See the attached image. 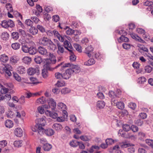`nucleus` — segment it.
I'll return each instance as SVG.
<instances>
[{
	"label": "nucleus",
	"mask_w": 153,
	"mask_h": 153,
	"mask_svg": "<svg viewBox=\"0 0 153 153\" xmlns=\"http://www.w3.org/2000/svg\"><path fill=\"white\" fill-rule=\"evenodd\" d=\"M58 39V40L61 42H63L64 41V40L65 39V38H68L67 36L65 35H62L60 34L59 36H58L56 37Z\"/></svg>",
	"instance_id": "38"
},
{
	"label": "nucleus",
	"mask_w": 153,
	"mask_h": 153,
	"mask_svg": "<svg viewBox=\"0 0 153 153\" xmlns=\"http://www.w3.org/2000/svg\"><path fill=\"white\" fill-rule=\"evenodd\" d=\"M46 100L44 97L42 96L38 98L36 100V103L37 105L44 104Z\"/></svg>",
	"instance_id": "17"
},
{
	"label": "nucleus",
	"mask_w": 153,
	"mask_h": 153,
	"mask_svg": "<svg viewBox=\"0 0 153 153\" xmlns=\"http://www.w3.org/2000/svg\"><path fill=\"white\" fill-rule=\"evenodd\" d=\"M132 45L130 44L127 43H124L122 44V47L125 49L127 50L129 49Z\"/></svg>",
	"instance_id": "47"
},
{
	"label": "nucleus",
	"mask_w": 153,
	"mask_h": 153,
	"mask_svg": "<svg viewBox=\"0 0 153 153\" xmlns=\"http://www.w3.org/2000/svg\"><path fill=\"white\" fill-rule=\"evenodd\" d=\"M59 66L63 68L70 67L69 69H71L73 74L74 73H77L80 71V69L78 65H74L69 62L65 63L64 62H61L56 66V68H58Z\"/></svg>",
	"instance_id": "2"
},
{
	"label": "nucleus",
	"mask_w": 153,
	"mask_h": 153,
	"mask_svg": "<svg viewBox=\"0 0 153 153\" xmlns=\"http://www.w3.org/2000/svg\"><path fill=\"white\" fill-rule=\"evenodd\" d=\"M118 40L119 42H121V41L127 42L128 41L129 39L126 37L124 36H121L120 37Z\"/></svg>",
	"instance_id": "43"
},
{
	"label": "nucleus",
	"mask_w": 153,
	"mask_h": 153,
	"mask_svg": "<svg viewBox=\"0 0 153 153\" xmlns=\"http://www.w3.org/2000/svg\"><path fill=\"white\" fill-rule=\"evenodd\" d=\"M29 32L32 35H35L37 33L38 30L37 28L35 27H31L29 29Z\"/></svg>",
	"instance_id": "22"
},
{
	"label": "nucleus",
	"mask_w": 153,
	"mask_h": 153,
	"mask_svg": "<svg viewBox=\"0 0 153 153\" xmlns=\"http://www.w3.org/2000/svg\"><path fill=\"white\" fill-rule=\"evenodd\" d=\"M95 62V61L94 59L91 58L89 59L87 61L84 63L85 65L89 66L94 64Z\"/></svg>",
	"instance_id": "27"
},
{
	"label": "nucleus",
	"mask_w": 153,
	"mask_h": 153,
	"mask_svg": "<svg viewBox=\"0 0 153 153\" xmlns=\"http://www.w3.org/2000/svg\"><path fill=\"white\" fill-rule=\"evenodd\" d=\"M37 29H39L42 33H43L46 32L45 28L42 26L38 25L37 26Z\"/></svg>",
	"instance_id": "51"
},
{
	"label": "nucleus",
	"mask_w": 153,
	"mask_h": 153,
	"mask_svg": "<svg viewBox=\"0 0 153 153\" xmlns=\"http://www.w3.org/2000/svg\"><path fill=\"white\" fill-rule=\"evenodd\" d=\"M8 91V88H6L5 87L2 86L0 90V92L2 94H4L7 93Z\"/></svg>",
	"instance_id": "50"
},
{
	"label": "nucleus",
	"mask_w": 153,
	"mask_h": 153,
	"mask_svg": "<svg viewBox=\"0 0 153 153\" xmlns=\"http://www.w3.org/2000/svg\"><path fill=\"white\" fill-rule=\"evenodd\" d=\"M105 142L108 145H109L113 144L114 143V141L111 138H108L106 140Z\"/></svg>",
	"instance_id": "53"
},
{
	"label": "nucleus",
	"mask_w": 153,
	"mask_h": 153,
	"mask_svg": "<svg viewBox=\"0 0 153 153\" xmlns=\"http://www.w3.org/2000/svg\"><path fill=\"white\" fill-rule=\"evenodd\" d=\"M39 72V68L37 66L35 68H30L27 70L28 74L30 75H33L37 73V74Z\"/></svg>",
	"instance_id": "8"
},
{
	"label": "nucleus",
	"mask_w": 153,
	"mask_h": 153,
	"mask_svg": "<svg viewBox=\"0 0 153 153\" xmlns=\"http://www.w3.org/2000/svg\"><path fill=\"white\" fill-rule=\"evenodd\" d=\"M112 152L114 153H121V151L120 149L119 146L117 145L114 146L112 148Z\"/></svg>",
	"instance_id": "28"
},
{
	"label": "nucleus",
	"mask_w": 153,
	"mask_h": 153,
	"mask_svg": "<svg viewBox=\"0 0 153 153\" xmlns=\"http://www.w3.org/2000/svg\"><path fill=\"white\" fill-rule=\"evenodd\" d=\"M145 71L147 73H150L152 70V68L149 65H147L145 67Z\"/></svg>",
	"instance_id": "59"
},
{
	"label": "nucleus",
	"mask_w": 153,
	"mask_h": 153,
	"mask_svg": "<svg viewBox=\"0 0 153 153\" xmlns=\"http://www.w3.org/2000/svg\"><path fill=\"white\" fill-rule=\"evenodd\" d=\"M70 90L67 88H63L62 89L61 91V93L62 94H66L70 92Z\"/></svg>",
	"instance_id": "60"
},
{
	"label": "nucleus",
	"mask_w": 153,
	"mask_h": 153,
	"mask_svg": "<svg viewBox=\"0 0 153 153\" xmlns=\"http://www.w3.org/2000/svg\"><path fill=\"white\" fill-rule=\"evenodd\" d=\"M48 70L45 69H43L42 71V75L43 78H46L48 76Z\"/></svg>",
	"instance_id": "40"
},
{
	"label": "nucleus",
	"mask_w": 153,
	"mask_h": 153,
	"mask_svg": "<svg viewBox=\"0 0 153 153\" xmlns=\"http://www.w3.org/2000/svg\"><path fill=\"white\" fill-rule=\"evenodd\" d=\"M45 134L48 136H50L53 135L54 133V131L51 128H48L44 131Z\"/></svg>",
	"instance_id": "25"
},
{
	"label": "nucleus",
	"mask_w": 153,
	"mask_h": 153,
	"mask_svg": "<svg viewBox=\"0 0 153 153\" xmlns=\"http://www.w3.org/2000/svg\"><path fill=\"white\" fill-rule=\"evenodd\" d=\"M55 76L57 79L63 78V74H62L59 72H57L55 74Z\"/></svg>",
	"instance_id": "61"
},
{
	"label": "nucleus",
	"mask_w": 153,
	"mask_h": 153,
	"mask_svg": "<svg viewBox=\"0 0 153 153\" xmlns=\"http://www.w3.org/2000/svg\"><path fill=\"white\" fill-rule=\"evenodd\" d=\"M59 19V17L58 15H56L53 16V20L55 22H57Z\"/></svg>",
	"instance_id": "64"
},
{
	"label": "nucleus",
	"mask_w": 153,
	"mask_h": 153,
	"mask_svg": "<svg viewBox=\"0 0 153 153\" xmlns=\"http://www.w3.org/2000/svg\"><path fill=\"white\" fill-rule=\"evenodd\" d=\"M54 31V30H46L45 32L48 36L53 37V36Z\"/></svg>",
	"instance_id": "52"
},
{
	"label": "nucleus",
	"mask_w": 153,
	"mask_h": 153,
	"mask_svg": "<svg viewBox=\"0 0 153 153\" xmlns=\"http://www.w3.org/2000/svg\"><path fill=\"white\" fill-rule=\"evenodd\" d=\"M120 146L122 148H126L130 146H131L130 144L127 143H126L123 142L119 143Z\"/></svg>",
	"instance_id": "44"
},
{
	"label": "nucleus",
	"mask_w": 153,
	"mask_h": 153,
	"mask_svg": "<svg viewBox=\"0 0 153 153\" xmlns=\"http://www.w3.org/2000/svg\"><path fill=\"white\" fill-rule=\"evenodd\" d=\"M38 51L41 54L45 56L46 57H49L53 55L49 52H47V50L44 48L40 46L38 49Z\"/></svg>",
	"instance_id": "7"
},
{
	"label": "nucleus",
	"mask_w": 153,
	"mask_h": 153,
	"mask_svg": "<svg viewBox=\"0 0 153 153\" xmlns=\"http://www.w3.org/2000/svg\"><path fill=\"white\" fill-rule=\"evenodd\" d=\"M52 127L57 131H60L62 128V126L59 123H54Z\"/></svg>",
	"instance_id": "18"
},
{
	"label": "nucleus",
	"mask_w": 153,
	"mask_h": 153,
	"mask_svg": "<svg viewBox=\"0 0 153 153\" xmlns=\"http://www.w3.org/2000/svg\"><path fill=\"white\" fill-rule=\"evenodd\" d=\"M9 35V34L6 32H3L1 35V39L4 41H6L8 39Z\"/></svg>",
	"instance_id": "23"
},
{
	"label": "nucleus",
	"mask_w": 153,
	"mask_h": 153,
	"mask_svg": "<svg viewBox=\"0 0 153 153\" xmlns=\"http://www.w3.org/2000/svg\"><path fill=\"white\" fill-rule=\"evenodd\" d=\"M138 47H139V48L138 49L139 51L142 54L144 55V54L143 53V51L146 52H148V49L143 46L141 45L140 46H139L138 45ZM146 55H147L146 53L144 54V56H145Z\"/></svg>",
	"instance_id": "19"
},
{
	"label": "nucleus",
	"mask_w": 153,
	"mask_h": 153,
	"mask_svg": "<svg viewBox=\"0 0 153 153\" xmlns=\"http://www.w3.org/2000/svg\"><path fill=\"white\" fill-rule=\"evenodd\" d=\"M109 96L112 98L111 101L113 102H116V101L114 100V98L117 97V96L115 93L113 91H110L109 93Z\"/></svg>",
	"instance_id": "26"
},
{
	"label": "nucleus",
	"mask_w": 153,
	"mask_h": 153,
	"mask_svg": "<svg viewBox=\"0 0 153 153\" xmlns=\"http://www.w3.org/2000/svg\"><path fill=\"white\" fill-rule=\"evenodd\" d=\"M25 23L28 26L31 27L33 25V22L30 19H26L25 21Z\"/></svg>",
	"instance_id": "49"
},
{
	"label": "nucleus",
	"mask_w": 153,
	"mask_h": 153,
	"mask_svg": "<svg viewBox=\"0 0 153 153\" xmlns=\"http://www.w3.org/2000/svg\"><path fill=\"white\" fill-rule=\"evenodd\" d=\"M8 59V57L4 54H2L0 56V60L2 62L6 63Z\"/></svg>",
	"instance_id": "20"
},
{
	"label": "nucleus",
	"mask_w": 153,
	"mask_h": 153,
	"mask_svg": "<svg viewBox=\"0 0 153 153\" xmlns=\"http://www.w3.org/2000/svg\"><path fill=\"white\" fill-rule=\"evenodd\" d=\"M13 145L15 147H20L22 145V141L16 140L14 142Z\"/></svg>",
	"instance_id": "37"
},
{
	"label": "nucleus",
	"mask_w": 153,
	"mask_h": 153,
	"mask_svg": "<svg viewBox=\"0 0 153 153\" xmlns=\"http://www.w3.org/2000/svg\"><path fill=\"white\" fill-rule=\"evenodd\" d=\"M64 45L65 48L68 50L69 51L71 52L73 50V47L70 42L65 40L64 41Z\"/></svg>",
	"instance_id": "12"
},
{
	"label": "nucleus",
	"mask_w": 153,
	"mask_h": 153,
	"mask_svg": "<svg viewBox=\"0 0 153 153\" xmlns=\"http://www.w3.org/2000/svg\"><path fill=\"white\" fill-rule=\"evenodd\" d=\"M48 104L49 105L52 109H54L56 106V103L53 98H49L47 100Z\"/></svg>",
	"instance_id": "10"
},
{
	"label": "nucleus",
	"mask_w": 153,
	"mask_h": 153,
	"mask_svg": "<svg viewBox=\"0 0 153 153\" xmlns=\"http://www.w3.org/2000/svg\"><path fill=\"white\" fill-rule=\"evenodd\" d=\"M70 145L73 147H76L79 145V142L76 140H72L70 143Z\"/></svg>",
	"instance_id": "39"
},
{
	"label": "nucleus",
	"mask_w": 153,
	"mask_h": 153,
	"mask_svg": "<svg viewBox=\"0 0 153 153\" xmlns=\"http://www.w3.org/2000/svg\"><path fill=\"white\" fill-rule=\"evenodd\" d=\"M39 41L41 45L47 46L49 50L54 51L56 48V46L47 37H42L39 39Z\"/></svg>",
	"instance_id": "1"
},
{
	"label": "nucleus",
	"mask_w": 153,
	"mask_h": 153,
	"mask_svg": "<svg viewBox=\"0 0 153 153\" xmlns=\"http://www.w3.org/2000/svg\"><path fill=\"white\" fill-rule=\"evenodd\" d=\"M36 8L38 11V12L36 11L35 12V14L37 16L39 15L40 13H42V7L39 5H37L36 6Z\"/></svg>",
	"instance_id": "36"
},
{
	"label": "nucleus",
	"mask_w": 153,
	"mask_h": 153,
	"mask_svg": "<svg viewBox=\"0 0 153 153\" xmlns=\"http://www.w3.org/2000/svg\"><path fill=\"white\" fill-rule=\"evenodd\" d=\"M31 19L36 24L38 23L39 22V20L38 18L36 16H32L31 17Z\"/></svg>",
	"instance_id": "63"
},
{
	"label": "nucleus",
	"mask_w": 153,
	"mask_h": 153,
	"mask_svg": "<svg viewBox=\"0 0 153 153\" xmlns=\"http://www.w3.org/2000/svg\"><path fill=\"white\" fill-rule=\"evenodd\" d=\"M51 148V145L48 143L44 144L43 146V148L45 151H49Z\"/></svg>",
	"instance_id": "33"
},
{
	"label": "nucleus",
	"mask_w": 153,
	"mask_h": 153,
	"mask_svg": "<svg viewBox=\"0 0 153 153\" xmlns=\"http://www.w3.org/2000/svg\"><path fill=\"white\" fill-rule=\"evenodd\" d=\"M64 29L65 30V33L67 35H71L74 33V30L68 27H67L66 28H64Z\"/></svg>",
	"instance_id": "16"
},
{
	"label": "nucleus",
	"mask_w": 153,
	"mask_h": 153,
	"mask_svg": "<svg viewBox=\"0 0 153 153\" xmlns=\"http://www.w3.org/2000/svg\"><path fill=\"white\" fill-rule=\"evenodd\" d=\"M56 42L57 45L58 50L57 51V53L61 55L63 53L64 51V49L62 45H60L59 42L57 40H56Z\"/></svg>",
	"instance_id": "11"
},
{
	"label": "nucleus",
	"mask_w": 153,
	"mask_h": 153,
	"mask_svg": "<svg viewBox=\"0 0 153 153\" xmlns=\"http://www.w3.org/2000/svg\"><path fill=\"white\" fill-rule=\"evenodd\" d=\"M12 38L15 40L17 39L19 37V33L17 32H13L12 33Z\"/></svg>",
	"instance_id": "45"
},
{
	"label": "nucleus",
	"mask_w": 153,
	"mask_h": 153,
	"mask_svg": "<svg viewBox=\"0 0 153 153\" xmlns=\"http://www.w3.org/2000/svg\"><path fill=\"white\" fill-rule=\"evenodd\" d=\"M70 52V59L71 62H74L75 61L76 59V57L74 54L73 52V50H72L71 52L69 51Z\"/></svg>",
	"instance_id": "31"
},
{
	"label": "nucleus",
	"mask_w": 153,
	"mask_h": 153,
	"mask_svg": "<svg viewBox=\"0 0 153 153\" xmlns=\"http://www.w3.org/2000/svg\"><path fill=\"white\" fill-rule=\"evenodd\" d=\"M7 144V142L6 140H3L0 141V147L1 148L4 147Z\"/></svg>",
	"instance_id": "57"
},
{
	"label": "nucleus",
	"mask_w": 153,
	"mask_h": 153,
	"mask_svg": "<svg viewBox=\"0 0 153 153\" xmlns=\"http://www.w3.org/2000/svg\"><path fill=\"white\" fill-rule=\"evenodd\" d=\"M114 102V103L116 104V105L119 109H122L124 108V104L123 102H117L116 101Z\"/></svg>",
	"instance_id": "29"
},
{
	"label": "nucleus",
	"mask_w": 153,
	"mask_h": 153,
	"mask_svg": "<svg viewBox=\"0 0 153 153\" xmlns=\"http://www.w3.org/2000/svg\"><path fill=\"white\" fill-rule=\"evenodd\" d=\"M17 71L20 74H23L25 72V68L23 66H20L17 68Z\"/></svg>",
	"instance_id": "35"
},
{
	"label": "nucleus",
	"mask_w": 153,
	"mask_h": 153,
	"mask_svg": "<svg viewBox=\"0 0 153 153\" xmlns=\"http://www.w3.org/2000/svg\"><path fill=\"white\" fill-rule=\"evenodd\" d=\"M65 116H66L59 117H57L56 118L57 121L59 122H61L64 121L66 119L65 117Z\"/></svg>",
	"instance_id": "46"
},
{
	"label": "nucleus",
	"mask_w": 153,
	"mask_h": 153,
	"mask_svg": "<svg viewBox=\"0 0 153 153\" xmlns=\"http://www.w3.org/2000/svg\"><path fill=\"white\" fill-rule=\"evenodd\" d=\"M1 25L2 27L5 28L9 27L12 28L13 27L15 26L14 22L11 19L2 21Z\"/></svg>",
	"instance_id": "5"
},
{
	"label": "nucleus",
	"mask_w": 153,
	"mask_h": 153,
	"mask_svg": "<svg viewBox=\"0 0 153 153\" xmlns=\"http://www.w3.org/2000/svg\"><path fill=\"white\" fill-rule=\"evenodd\" d=\"M31 130L34 132H36L37 131L38 133L39 134H40V132H42V133L43 132L42 130L40 129V128H39L38 127H37V126H36V124L35 126L32 127Z\"/></svg>",
	"instance_id": "34"
},
{
	"label": "nucleus",
	"mask_w": 153,
	"mask_h": 153,
	"mask_svg": "<svg viewBox=\"0 0 153 153\" xmlns=\"http://www.w3.org/2000/svg\"><path fill=\"white\" fill-rule=\"evenodd\" d=\"M49 57L48 59H47L46 62L44 65V69H45L48 71H53L55 68H53L51 67L52 64H55L56 62L55 56L54 55L48 57Z\"/></svg>",
	"instance_id": "3"
},
{
	"label": "nucleus",
	"mask_w": 153,
	"mask_h": 153,
	"mask_svg": "<svg viewBox=\"0 0 153 153\" xmlns=\"http://www.w3.org/2000/svg\"><path fill=\"white\" fill-rule=\"evenodd\" d=\"M93 51V48L91 45H90L85 48V52L88 56L90 57H91V54L90 53Z\"/></svg>",
	"instance_id": "15"
},
{
	"label": "nucleus",
	"mask_w": 153,
	"mask_h": 153,
	"mask_svg": "<svg viewBox=\"0 0 153 153\" xmlns=\"http://www.w3.org/2000/svg\"><path fill=\"white\" fill-rule=\"evenodd\" d=\"M29 48V47L27 45H24L22 46V50L24 52L27 53L28 52Z\"/></svg>",
	"instance_id": "54"
},
{
	"label": "nucleus",
	"mask_w": 153,
	"mask_h": 153,
	"mask_svg": "<svg viewBox=\"0 0 153 153\" xmlns=\"http://www.w3.org/2000/svg\"><path fill=\"white\" fill-rule=\"evenodd\" d=\"M131 129L134 132H136L138 131V128L137 126H134L132 125L131 127Z\"/></svg>",
	"instance_id": "62"
},
{
	"label": "nucleus",
	"mask_w": 153,
	"mask_h": 153,
	"mask_svg": "<svg viewBox=\"0 0 153 153\" xmlns=\"http://www.w3.org/2000/svg\"><path fill=\"white\" fill-rule=\"evenodd\" d=\"M105 105V103L102 100L98 101L97 102V106L99 108H103Z\"/></svg>",
	"instance_id": "24"
},
{
	"label": "nucleus",
	"mask_w": 153,
	"mask_h": 153,
	"mask_svg": "<svg viewBox=\"0 0 153 153\" xmlns=\"http://www.w3.org/2000/svg\"><path fill=\"white\" fill-rule=\"evenodd\" d=\"M36 126L40 128V129L44 131L43 127L46 123V121L45 119L43 118L37 119L36 120Z\"/></svg>",
	"instance_id": "6"
},
{
	"label": "nucleus",
	"mask_w": 153,
	"mask_h": 153,
	"mask_svg": "<svg viewBox=\"0 0 153 153\" xmlns=\"http://www.w3.org/2000/svg\"><path fill=\"white\" fill-rule=\"evenodd\" d=\"M146 143L149 146L153 147V140L150 139H147L145 140Z\"/></svg>",
	"instance_id": "55"
},
{
	"label": "nucleus",
	"mask_w": 153,
	"mask_h": 153,
	"mask_svg": "<svg viewBox=\"0 0 153 153\" xmlns=\"http://www.w3.org/2000/svg\"><path fill=\"white\" fill-rule=\"evenodd\" d=\"M23 62L25 64H28L31 61V58L27 57L25 56L24 57L23 59Z\"/></svg>",
	"instance_id": "41"
},
{
	"label": "nucleus",
	"mask_w": 153,
	"mask_h": 153,
	"mask_svg": "<svg viewBox=\"0 0 153 153\" xmlns=\"http://www.w3.org/2000/svg\"><path fill=\"white\" fill-rule=\"evenodd\" d=\"M74 47L76 50L79 52H82L81 47L79 44H75L74 45Z\"/></svg>",
	"instance_id": "56"
},
{
	"label": "nucleus",
	"mask_w": 153,
	"mask_h": 153,
	"mask_svg": "<svg viewBox=\"0 0 153 153\" xmlns=\"http://www.w3.org/2000/svg\"><path fill=\"white\" fill-rule=\"evenodd\" d=\"M34 60L37 64H40L42 62V58L40 56H37L34 59Z\"/></svg>",
	"instance_id": "58"
},
{
	"label": "nucleus",
	"mask_w": 153,
	"mask_h": 153,
	"mask_svg": "<svg viewBox=\"0 0 153 153\" xmlns=\"http://www.w3.org/2000/svg\"><path fill=\"white\" fill-rule=\"evenodd\" d=\"M123 130L126 131H128L131 129V127L129 125L124 124L123 125Z\"/></svg>",
	"instance_id": "42"
},
{
	"label": "nucleus",
	"mask_w": 153,
	"mask_h": 153,
	"mask_svg": "<svg viewBox=\"0 0 153 153\" xmlns=\"http://www.w3.org/2000/svg\"><path fill=\"white\" fill-rule=\"evenodd\" d=\"M15 135L17 137H21L23 134V131L22 129L20 128H16L14 131Z\"/></svg>",
	"instance_id": "14"
},
{
	"label": "nucleus",
	"mask_w": 153,
	"mask_h": 153,
	"mask_svg": "<svg viewBox=\"0 0 153 153\" xmlns=\"http://www.w3.org/2000/svg\"><path fill=\"white\" fill-rule=\"evenodd\" d=\"M73 74L71 69H68L63 74V78L65 79H68L71 77V75Z\"/></svg>",
	"instance_id": "9"
},
{
	"label": "nucleus",
	"mask_w": 153,
	"mask_h": 153,
	"mask_svg": "<svg viewBox=\"0 0 153 153\" xmlns=\"http://www.w3.org/2000/svg\"><path fill=\"white\" fill-rule=\"evenodd\" d=\"M29 49L28 50V53L30 54L33 55L35 54L36 52V49L35 48L33 47H30L29 48Z\"/></svg>",
	"instance_id": "32"
},
{
	"label": "nucleus",
	"mask_w": 153,
	"mask_h": 153,
	"mask_svg": "<svg viewBox=\"0 0 153 153\" xmlns=\"http://www.w3.org/2000/svg\"><path fill=\"white\" fill-rule=\"evenodd\" d=\"M19 60V57L16 56H12L10 58V63L12 65H15Z\"/></svg>",
	"instance_id": "13"
},
{
	"label": "nucleus",
	"mask_w": 153,
	"mask_h": 153,
	"mask_svg": "<svg viewBox=\"0 0 153 153\" xmlns=\"http://www.w3.org/2000/svg\"><path fill=\"white\" fill-rule=\"evenodd\" d=\"M20 46V44L18 42H15L12 43L11 45L12 48L15 50L19 49Z\"/></svg>",
	"instance_id": "30"
},
{
	"label": "nucleus",
	"mask_w": 153,
	"mask_h": 153,
	"mask_svg": "<svg viewBox=\"0 0 153 153\" xmlns=\"http://www.w3.org/2000/svg\"><path fill=\"white\" fill-rule=\"evenodd\" d=\"M4 123L6 127L7 128H12L13 125V122L10 120H6Z\"/></svg>",
	"instance_id": "21"
},
{
	"label": "nucleus",
	"mask_w": 153,
	"mask_h": 153,
	"mask_svg": "<svg viewBox=\"0 0 153 153\" xmlns=\"http://www.w3.org/2000/svg\"><path fill=\"white\" fill-rule=\"evenodd\" d=\"M9 65H4L0 68V73L2 74H4L5 76L8 77L11 75V73L9 70V67H11Z\"/></svg>",
	"instance_id": "4"
},
{
	"label": "nucleus",
	"mask_w": 153,
	"mask_h": 153,
	"mask_svg": "<svg viewBox=\"0 0 153 153\" xmlns=\"http://www.w3.org/2000/svg\"><path fill=\"white\" fill-rule=\"evenodd\" d=\"M58 107L59 109H65L66 108V106L62 102H59L58 104Z\"/></svg>",
	"instance_id": "48"
}]
</instances>
